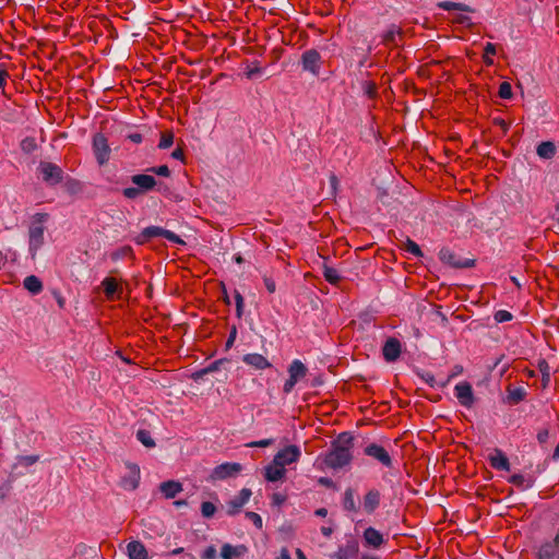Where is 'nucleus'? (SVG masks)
I'll use <instances>...</instances> for the list:
<instances>
[{
    "instance_id": "12",
    "label": "nucleus",
    "mask_w": 559,
    "mask_h": 559,
    "mask_svg": "<svg viewBox=\"0 0 559 559\" xmlns=\"http://www.w3.org/2000/svg\"><path fill=\"white\" fill-rule=\"evenodd\" d=\"M454 393L460 404L466 408H471L475 402L474 392L471 383L463 381L454 386Z\"/></svg>"
},
{
    "instance_id": "60",
    "label": "nucleus",
    "mask_w": 559,
    "mask_h": 559,
    "mask_svg": "<svg viewBox=\"0 0 559 559\" xmlns=\"http://www.w3.org/2000/svg\"><path fill=\"white\" fill-rule=\"evenodd\" d=\"M9 73L3 64L0 66V88H4Z\"/></svg>"
},
{
    "instance_id": "19",
    "label": "nucleus",
    "mask_w": 559,
    "mask_h": 559,
    "mask_svg": "<svg viewBox=\"0 0 559 559\" xmlns=\"http://www.w3.org/2000/svg\"><path fill=\"white\" fill-rule=\"evenodd\" d=\"M359 550L358 543L354 538L347 540L344 546H341L335 555L334 559H350L357 555Z\"/></svg>"
},
{
    "instance_id": "5",
    "label": "nucleus",
    "mask_w": 559,
    "mask_h": 559,
    "mask_svg": "<svg viewBox=\"0 0 559 559\" xmlns=\"http://www.w3.org/2000/svg\"><path fill=\"white\" fill-rule=\"evenodd\" d=\"M37 169L43 181L51 187L60 183L64 178L62 168L50 162H40Z\"/></svg>"
},
{
    "instance_id": "21",
    "label": "nucleus",
    "mask_w": 559,
    "mask_h": 559,
    "mask_svg": "<svg viewBox=\"0 0 559 559\" xmlns=\"http://www.w3.org/2000/svg\"><path fill=\"white\" fill-rule=\"evenodd\" d=\"M248 551L245 545L233 546L228 543L224 544L221 549L222 559H236L243 556Z\"/></svg>"
},
{
    "instance_id": "36",
    "label": "nucleus",
    "mask_w": 559,
    "mask_h": 559,
    "mask_svg": "<svg viewBox=\"0 0 559 559\" xmlns=\"http://www.w3.org/2000/svg\"><path fill=\"white\" fill-rule=\"evenodd\" d=\"M140 469L136 465L131 466V476L123 479V487L127 489H135L139 486Z\"/></svg>"
},
{
    "instance_id": "2",
    "label": "nucleus",
    "mask_w": 559,
    "mask_h": 559,
    "mask_svg": "<svg viewBox=\"0 0 559 559\" xmlns=\"http://www.w3.org/2000/svg\"><path fill=\"white\" fill-rule=\"evenodd\" d=\"M47 218V214L37 213L29 225L28 251L33 260L36 258L37 251L43 247L45 242L44 233Z\"/></svg>"
},
{
    "instance_id": "45",
    "label": "nucleus",
    "mask_w": 559,
    "mask_h": 559,
    "mask_svg": "<svg viewBox=\"0 0 559 559\" xmlns=\"http://www.w3.org/2000/svg\"><path fill=\"white\" fill-rule=\"evenodd\" d=\"M499 96L503 99H510L512 98V87L509 82H502L499 86Z\"/></svg>"
},
{
    "instance_id": "58",
    "label": "nucleus",
    "mask_w": 559,
    "mask_h": 559,
    "mask_svg": "<svg viewBox=\"0 0 559 559\" xmlns=\"http://www.w3.org/2000/svg\"><path fill=\"white\" fill-rule=\"evenodd\" d=\"M298 381L297 380H294L292 378L288 377V379L285 381L284 385H283V391L288 394L293 391L294 386L296 385Z\"/></svg>"
},
{
    "instance_id": "41",
    "label": "nucleus",
    "mask_w": 559,
    "mask_h": 559,
    "mask_svg": "<svg viewBox=\"0 0 559 559\" xmlns=\"http://www.w3.org/2000/svg\"><path fill=\"white\" fill-rule=\"evenodd\" d=\"M416 376L419 377L425 383H427L431 388L441 386V383L437 382L435 376L430 371L418 369L416 370Z\"/></svg>"
},
{
    "instance_id": "3",
    "label": "nucleus",
    "mask_w": 559,
    "mask_h": 559,
    "mask_svg": "<svg viewBox=\"0 0 559 559\" xmlns=\"http://www.w3.org/2000/svg\"><path fill=\"white\" fill-rule=\"evenodd\" d=\"M131 182L134 187H128L122 190V194L128 200H135L157 187V180L148 174H136L131 176Z\"/></svg>"
},
{
    "instance_id": "33",
    "label": "nucleus",
    "mask_w": 559,
    "mask_h": 559,
    "mask_svg": "<svg viewBox=\"0 0 559 559\" xmlns=\"http://www.w3.org/2000/svg\"><path fill=\"white\" fill-rule=\"evenodd\" d=\"M438 7L444 11L474 12V9L462 2L441 1Z\"/></svg>"
},
{
    "instance_id": "24",
    "label": "nucleus",
    "mask_w": 559,
    "mask_h": 559,
    "mask_svg": "<svg viewBox=\"0 0 559 559\" xmlns=\"http://www.w3.org/2000/svg\"><path fill=\"white\" fill-rule=\"evenodd\" d=\"M159 490L165 498L171 499L182 491V485L176 480H167L160 484Z\"/></svg>"
},
{
    "instance_id": "22",
    "label": "nucleus",
    "mask_w": 559,
    "mask_h": 559,
    "mask_svg": "<svg viewBox=\"0 0 559 559\" xmlns=\"http://www.w3.org/2000/svg\"><path fill=\"white\" fill-rule=\"evenodd\" d=\"M536 154L542 159H551L557 154V146L552 141L540 142L536 147Z\"/></svg>"
},
{
    "instance_id": "25",
    "label": "nucleus",
    "mask_w": 559,
    "mask_h": 559,
    "mask_svg": "<svg viewBox=\"0 0 559 559\" xmlns=\"http://www.w3.org/2000/svg\"><path fill=\"white\" fill-rule=\"evenodd\" d=\"M226 361L227 360H225V359L216 360V361L210 364L206 368H203V369H200V370L193 372L191 378L195 382H201L204 380L205 376H207L209 373H212L214 371H217L219 369V367L222 365H224Z\"/></svg>"
},
{
    "instance_id": "1",
    "label": "nucleus",
    "mask_w": 559,
    "mask_h": 559,
    "mask_svg": "<svg viewBox=\"0 0 559 559\" xmlns=\"http://www.w3.org/2000/svg\"><path fill=\"white\" fill-rule=\"evenodd\" d=\"M354 436L349 431L341 432L332 441L330 451L325 454L323 462L332 469H340L350 464L353 460Z\"/></svg>"
},
{
    "instance_id": "8",
    "label": "nucleus",
    "mask_w": 559,
    "mask_h": 559,
    "mask_svg": "<svg viewBox=\"0 0 559 559\" xmlns=\"http://www.w3.org/2000/svg\"><path fill=\"white\" fill-rule=\"evenodd\" d=\"M300 455L301 452L297 445H287L274 455L273 463L285 468L286 465L297 462Z\"/></svg>"
},
{
    "instance_id": "23",
    "label": "nucleus",
    "mask_w": 559,
    "mask_h": 559,
    "mask_svg": "<svg viewBox=\"0 0 559 559\" xmlns=\"http://www.w3.org/2000/svg\"><path fill=\"white\" fill-rule=\"evenodd\" d=\"M127 550L130 559H147V550L139 540L130 542L127 546Z\"/></svg>"
},
{
    "instance_id": "32",
    "label": "nucleus",
    "mask_w": 559,
    "mask_h": 559,
    "mask_svg": "<svg viewBox=\"0 0 559 559\" xmlns=\"http://www.w3.org/2000/svg\"><path fill=\"white\" fill-rule=\"evenodd\" d=\"M343 509L348 512H357L358 506L355 501V491L353 488H346L343 498Z\"/></svg>"
},
{
    "instance_id": "62",
    "label": "nucleus",
    "mask_w": 559,
    "mask_h": 559,
    "mask_svg": "<svg viewBox=\"0 0 559 559\" xmlns=\"http://www.w3.org/2000/svg\"><path fill=\"white\" fill-rule=\"evenodd\" d=\"M455 22L459 23V24L466 25V26H471L472 25L471 17L467 16V15H464V14H459L455 17Z\"/></svg>"
},
{
    "instance_id": "49",
    "label": "nucleus",
    "mask_w": 559,
    "mask_h": 559,
    "mask_svg": "<svg viewBox=\"0 0 559 559\" xmlns=\"http://www.w3.org/2000/svg\"><path fill=\"white\" fill-rule=\"evenodd\" d=\"M538 368H539V371L543 374L544 383H547L550 380V368H549V365L545 360H542L538 364Z\"/></svg>"
},
{
    "instance_id": "54",
    "label": "nucleus",
    "mask_w": 559,
    "mask_h": 559,
    "mask_svg": "<svg viewBox=\"0 0 559 559\" xmlns=\"http://www.w3.org/2000/svg\"><path fill=\"white\" fill-rule=\"evenodd\" d=\"M462 371H463L462 366H459V365L454 366L452 373L448 377V379L444 382L441 383V388L445 386L451 381L452 378L459 376L460 373H462Z\"/></svg>"
},
{
    "instance_id": "11",
    "label": "nucleus",
    "mask_w": 559,
    "mask_h": 559,
    "mask_svg": "<svg viewBox=\"0 0 559 559\" xmlns=\"http://www.w3.org/2000/svg\"><path fill=\"white\" fill-rule=\"evenodd\" d=\"M38 460H39V456L35 455V454L16 456L15 462L13 463V465L11 467V472H10L11 477L14 479V478H17V477L24 475L25 473L28 472V467L34 465Z\"/></svg>"
},
{
    "instance_id": "34",
    "label": "nucleus",
    "mask_w": 559,
    "mask_h": 559,
    "mask_svg": "<svg viewBox=\"0 0 559 559\" xmlns=\"http://www.w3.org/2000/svg\"><path fill=\"white\" fill-rule=\"evenodd\" d=\"M508 481L514 486H516L518 488H520L521 490H526L528 488H531L533 486V480L531 478H526L524 475L522 474H514L512 475Z\"/></svg>"
},
{
    "instance_id": "10",
    "label": "nucleus",
    "mask_w": 559,
    "mask_h": 559,
    "mask_svg": "<svg viewBox=\"0 0 559 559\" xmlns=\"http://www.w3.org/2000/svg\"><path fill=\"white\" fill-rule=\"evenodd\" d=\"M242 466L239 463H223L217 465L211 473V480H224L229 477H235L239 472H241Z\"/></svg>"
},
{
    "instance_id": "63",
    "label": "nucleus",
    "mask_w": 559,
    "mask_h": 559,
    "mask_svg": "<svg viewBox=\"0 0 559 559\" xmlns=\"http://www.w3.org/2000/svg\"><path fill=\"white\" fill-rule=\"evenodd\" d=\"M131 251H132V249L130 247H124L120 251L112 253V259L118 260V259L131 253Z\"/></svg>"
},
{
    "instance_id": "28",
    "label": "nucleus",
    "mask_w": 559,
    "mask_h": 559,
    "mask_svg": "<svg viewBox=\"0 0 559 559\" xmlns=\"http://www.w3.org/2000/svg\"><path fill=\"white\" fill-rule=\"evenodd\" d=\"M508 395L506 402L511 405H516L526 397V390L523 386L512 388L508 386Z\"/></svg>"
},
{
    "instance_id": "15",
    "label": "nucleus",
    "mask_w": 559,
    "mask_h": 559,
    "mask_svg": "<svg viewBox=\"0 0 559 559\" xmlns=\"http://www.w3.org/2000/svg\"><path fill=\"white\" fill-rule=\"evenodd\" d=\"M382 354H383L384 359L388 362H393V361L397 360V358L401 355L400 341L394 337L388 338L383 345Z\"/></svg>"
},
{
    "instance_id": "48",
    "label": "nucleus",
    "mask_w": 559,
    "mask_h": 559,
    "mask_svg": "<svg viewBox=\"0 0 559 559\" xmlns=\"http://www.w3.org/2000/svg\"><path fill=\"white\" fill-rule=\"evenodd\" d=\"M234 297L236 302V314L238 318H241L243 311V297L238 290H235Z\"/></svg>"
},
{
    "instance_id": "20",
    "label": "nucleus",
    "mask_w": 559,
    "mask_h": 559,
    "mask_svg": "<svg viewBox=\"0 0 559 559\" xmlns=\"http://www.w3.org/2000/svg\"><path fill=\"white\" fill-rule=\"evenodd\" d=\"M362 537L368 547L379 548L384 543L383 535L372 526L364 531Z\"/></svg>"
},
{
    "instance_id": "56",
    "label": "nucleus",
    "mask_w": 559,
    "mask_h": 559,
    "mask_svg": "<svg viewBox=\"0 0 559 559\" xmlns=\"http://www.w3.org/2000/svg\"><path fill=\"white\" fill-rule=\"evenodd\" d=\"M36 144H35V141L34 139H25L23 140L22 142V150L25 151V152H31L35 148Z\"/></svg>"
},
{
    "instance_id": "4",
    "label": "nucleus",
    "mask_w": 559,
    "mask_h": 559,
    "mask_svg": "<svg viewBox=\"0 0 559 559\" xmlns=\"http://www.w3.org/2000/svg\"><path fill=\"white\" fill-rule=\"evenodd\" d=\"M157 237H164L168 241L176 243V245H180V246L186 245L185 240L181 239L177 234H175L171 230L159 227V226L145 227L138 236L134 237V242L136 245H144V243L148 242L151 239L157 238Z\"/></svg>"
},
{
    "instance_id": "53",
    "label": "nucleus",
    "mask_w": 559,
    "mask_h": 559,
    "mask_svg": "<svg viewBox=\"0 0 559 559\" xmlns=\"http://www.w3.org/2000/svg\"><path fill=\"white\" fill-rule=\"evenodd\" d=\"M549 429L548 428H544L542 430L538 431L536 438H537V441L540 443V444H545L549 438Z\"/></svg>"
},
{
    "instance_id": "64",
    "label": "nucleus",
    "mask_w": 559,
    "mask_h": 559,
    "mask_svg": "<svg viewBox=\"0 0 559 559\" xmlns=\"http://www.w3.org/2000/svg\"><path fill=\"white\" fill-rule=\"evenodd\" d=\"M127 139L135 144H139L142 142L143 136L139 132H132V133L127 134Z\"/></svg>"
},
{
    "instance_id": "47",
    "label": "nucleus",
    "mask_w": 559,
    "mask_h": 559,
    "mask_svg": "<svg viewBox=\"0 0 559 559\" xmlns=\"http://www.w3.org/2000/svg\"><path fill=\"white\" fill-rule=\"evenodd\" d=\"M493 318H495L496 322L503 323V322L511 321L513 316L511 312H509L507 310H498L495 313Z\"/></svg>"
},
{
    "instance_id": "39",
    "label": "nucleus",
    "mask_w": 559,
    "mask_h": 559,
    "mask_svg": "<svg viewBox=\"0 0 559 559\" xmlns=\"http://www.w3.org/2000/svg\"><path fill=\"white\" fill-rule=\"evenodd\" d=\"M402 249L417 258H421L424 255L420 247L408 237L403 241Z\"/></svg>"
},
{
    "instance_id": "26",
    "label": "nucleus",
    "mask_w": 559,
    "mask_h": 559,
    "mask_svg": "<svg viewBox=\"0 0 559 559\" xmlns=\"http://www.w3.org/2000/svg\"><path fill=\"white\" fill-rule=\"evenodd\" d=\"M537 556L538 559H559V547L546 542L538 548Z\"/></svg>"
},
{
    "instance_id": "50",
    "label": "nucleus",
    "mask_w": 559,
    "mask_h": 559,
    "mask_svg": "<svg viewBox=\"0 0 559 559\" xmlns=\"http://www.w3.org/2000/svg\"><path fill=\"white\" fill-rule=\"evenodd\" d=\"M246 518L249 519L250 521H252V523L254 524V526L257 528H262V518L255 513V512H252V511H248L246 512Z\"/></svg>"
},
{
    "instance_id": "16",
    "label": "nucleus",
    "mask_w": 559,
    "mask_h": 559,
    "mask_svg": "<svg viewBox=\"0 0 559 559\" xmlns=\"http://www.w3.org/2000/svg\"><path fill=\"white\" fill-rule=\"evenodd\" d=\"M381 493L378 489H370L364 496L362 508L367 514H372L380 506Z\"/></svg>"
},
{
    "instance_id": "9",
    "label": "nucleus",
    "mask_w": 559,
    "mask_h": 559,
    "mask_svg": "<svg viewBox=\"0 0 559 559\" xmlns=\"http://www.w3.org/2000/svg\"><path fill=\"white\" fill-rule=\"evenodd\" d=\"M438 255L443 263H447L452 267L468 269L474 265V260L459 258L452 250L447 247L441 248Z\"/></svg>"
},
{
    "instance_id": "57",
    "label": "nucleus",
    "mask_w": 559,
    "mask_h": 559,
    "mask_svg": "<svg viewBox=\"0 0 559 559\" xmlns=\"http://www.w3.org/2000/svg\"><path fill=\"white\" fill-rule=\"evenodd\" d=\"M236 336H237V329H236V326H233V328L230 329V332H229L228 338H227L226 344H225V346H226V348H227V349H228V348H230V347L234 345V342H235V340H236Z\"/></svg>"
},
{
    "instance_id": "43",
    "label": "nucleus",
    "mask_w": 559,
    "mask_h": 559,
    "mask_svg": "<svg viewBox=\"0 0 559 559\" xmlns=\"http://www.w3.org/2000/svg\"><path fill=\"white\" fill-rule=\"evenodd\" d=\"M496 45L491 43H487L484 47V62L487 66H491L493 63L491 56L496 55Z\"/></svg>"
},
{
    "instance_id": "38",
    "label": "nucleus",
    "mask_w": 559,
    "mask_h": 559,
    "mask_svg": "<svg viewBox=\"0 0 559 559\" xmlns=\"http://www.w3.org/2000/svg\"><path fill=\"white\" fill-rule=\"evenodd\" d=\"M136 440L141 442L145 448H154L155 441L151 432L146 429H139L135 433Z\"/></svg>"
},
{
    "instance_id": "40",
    "label": "nucleus",
    "mask_w": 559,
    "mask_h": 559,
    "mask_svg": "<svg viewBox=\"0 0 559 559\" xmlns=\"http://www.w3.org/2000/svg\"><path fill=\"white\" fill-rule=\"evenodd\" d=\"M263 72L264 70L259 66V63L253 62L247 66L245 74L249 80H254L261 78L263 75Z\"/></svg>"
},
{
    "instance_id": "55",
    "label": "nucleus",
    "mask_w": 559,
    "mask_h": 559,
    "mask_svg": "<svg viewBox=\"0 0 559 559\" xmlns=\"http://www.w3.org/2000/svg\"><path fill=\"white\" fill-rule=\"evenodd\" d=\"M273 442H274L273 439H262L259 441H253V442L249 443L248 445L249 447L266 448V447L273 444Z\"/></svg>"
},
{
    "instance_id": "6",
    "label": "nucleus",
    "mask_w": 559,
    "mask_h": 559,
    "mask_svg": "<svg viewBox=\"0 0 559 559\" xmlns=\"http://www.w3.org/2000/svg\"><path fill=\"white\" fill-rule=\"evenodd\" d=\"M301 67L306 72L311 73L313 76H318L322 64V57L316 49H308L301 55Z\"/></svg>"
},
{
    "instance_id": "18",
    "label": "nucleus",
    "mask_w": 559,
    "mask_h": 559,
    "mask_svg": "<svg viewBox=\"0 0 559 559\" xmlns=\"http://www.w3.org/2000/svg\"><path fill=\"white\" fill-rule=\"evenodd\" d=\"M242 361L257 370H264L272 366L263 355L258 353L246 354L242 357Z\"/></svg>"
},
{
    "instance_id": "37",
    "label": "nucleus",
    "mask_w": 559,
    "mask_h": 559,
    "mask_svg": "<svg viewBox=\"0 0 559 559\" xmlns=\"http://www.w3.org/2000/svg\"><path fill=\"white\" fill-rule=\"evenodd\" d=\"M107 298H114V296L120 290L117 282L112 277H105L102 282Z\"/></svg>"
},
{
    "instance_id": "17",
    "label": "nucleus",
    "mask_w": 559,
    "mask_h": 559,
    "mask_svg": "<svg viewBox=\"0 0 559 559\" xmlns=\"http://www.w3.org/2000/svg\"><path fill=\"white\" fill-rule=\"evenodd\" d=\"M490 465L497 471H510V462L507 455L500 449H495L493 452L488 456Z\"/></svg>"
},
{
    "instance_id": "31",
    "label": "nucleus",
    "mask_w": 559,
    "mask_h": 559,
    "mask_svg": "<svg viewBox=\"0 0 559 559\" xmlns=\"http://www.w3.org/2000/svg\"><path fill=\"white\" fill-rule=\"evenodd\" d=\"M23 286L33 295H37L43 290V283L36 275L26 276L23 281Z\"/></svg>"
},
{
    "instance_id": "30",
    "label": "nucleus",
    "mask_w": 559,
    "mask_h": 559,
    "mask_svg": "<svg viewBox=\"0 0 559 559\" xmlns=\"http://www.w3.org/2000/svg\"><path fill=\"white\" fill-rule=\"evenodd\" d=\"M285 473H286V469L284 467H282L280 465H275L272 462V464H270L265 467L264 476L267 481L274 483V481L282 479L284 477Z\"/></svg>"
},
{
    "instance_id": "44",
    "label": "nucleus",
    "mask_w": 559,
    "mask_h": 559,
    "mask_svg": "<svg viewBox=\"0 0 559 559\" xmlns=\"http://www.w3.org/2000/svg\"><path fill=\"white\" fill-rule=\"evenodd\" d=\"M215 512H216V507L212 502H210V501L202 502L201 513H202L203 518L209 519V518L213 516Z\"/></svg>"
},
{
    "instance_id": "61",
    "label": "nucleus",
    "mask_w": 559,
    "mask_h": 559,
    "mask_svg": "<svg viewBox=\"0 0 559 559\" xmlns=\"http://www.w3.org/2000/svg\"><path fill=\"white\" fill-rule=\"evenodd\" d=\"M378 199L379 201L383 204V205H391V198L390 195L388 194L386 191L382 190V191H379V194H378Z\"/></svg>"
},
{
    "instance_id": "42",
    "label": "nucleus",
    "mask_w": 559,
    "mask_h": 559,
    "mask_svg": "<svg viewBox=\"0 0 559 559\" xmlns=\"http://www.w3.org/2000/svg\"><path fill=\"white\" fill-rule=\"evenodd\" d=\"M174 143V133L170 131H166L162 133L160 141L158 143V148L166 150L170 147Z\"/></svg>"
},
{
    "instance_id": "27",
    "label": "nucleus",
    "mask_w": 559,
    "mask_h": 559,
    "mask_svg": "<svg viewBox=\"0 0 559 559\" xmlns=\"http://www.w3.org/2000/svg\"><path fill=\"white\" fill-rule=\"evenodd\" d=\"M289 378L294 380H301L307 374V367L299 359H294L288 367Z\"/></svg>"
},
{
    "instance_id": "14",
    "label": "nucleus",
    "mask_w": 559,
    "mask_h": 559,
    "mask_svg": "<svg viewBox=\"0 0 559 559\" xmlns=\"http://www.w3.org/2000/svg\"><path fill=\"white\" fill-rule=\"evenodd\" d=\"M252 492L248 488H242L239 495L227 502V514L236 515L241 508L249 501Z\"/></svg>"
},
{
    "instance_id": "29",
    "label": "nucleus",
    "mask_w": 559,
    "mask_h": 559,
    "mask_svg": "<svg viewBox=\"0 0 559 559\" xmlns=\"http://www.w3.org/2000/svg\"><path fill=\"white\" fill-rule=\"evenodd\" d=\"M402 37V31L399 26L395 24H392L385 33L382 35V41L385 45H392L397 46L399 41L397 39Z\"/></svg>"
},
{
    "instance_id": "51",
    "label": "nucleus",
    "mask_w": 559,
    "mask_h": 559,
    "mask_svg": "<svg viewBox=\"0 0 559 559\" xmlns=\"http://www.w3.org/2000/svg\"><path fill=\"white\" fill-rule=\"evenodd\" d=\"M216 556H217L216 548H215V546L211 545L204 549L203 554L201 555V558L202 559H216Z\"/></svg>"
},
{
    "instance_id": "46",
    "label": "nucleus",
    "mask_w": 559,
    "mask_h": 559,
    "mask_svg": "<svg viewBox=\"0 0 559 559\" xmlns=\"http://www.w3.org/2000/svg\"><path fill=\"white\" fill-rule=\"evenodd\" d=\"M147 171L162 177H169L170 170L167 165L154 166L147 169Z\"/></svg>"
},
{
    "instance_id": "52",
    "label": "nucleus",
    "mask_w": 559,
    "mask_h": 559,
    "mask_svg": "<svg viewBox=\"0 0 559 559\" xmlns=\"http://www.w3.org/2000/svg\"><path fill=\"white\" fill-rule=\"evenodd\" d=\"M263 282H264V285H265V288L266 290L270 293V294H273L275 293L276 290V284L274 282V280L270 276H267L266 274L263 275Z\"/></svg>"
},
{
    "instance_id": "13",
    "label": "nucleus",
    "mask_w": 559,
    "mask_h": 559,
    "mask_svg": "<svg viewBox=\"0 0 559 559\" xmlns=\"http://www.w3.org/2000/svg\"><path fill=\"white\" fill-rule=\"evenodd\" d=\"M365 454L373 457L383 466H392V459L389 452L382 445H379L377 443H370L365 448Z\"/></svg>"
},
{
    "instance_id": "35",
    "label": "nucleus",
    "mask_w": 559,
    "mask_h": 559,
    "mask_svg": "<svg viewBox=\"0 0 559 559\" xmlns=\"http://www.w3.org/2000/svg\"><path fill=\"white\" fill-rule=\"evenodd\" d=\"M322 272L325 281L332 285H336L341 281V275L338 274V271L328 265L326 263H323Z\"/></svg>"
},
{
    "instance_id": "59",
    "label": "nucleus",
    "mask_w": 559,
    "mask_h": 559,
    "mask_svg": "<svg viewBox=\"0 0 559 559\" xmlns=\"http://www.w3.org/2000/svg\"><path fill=\"white\" fill-rule=\"evenodd\" d=\"M298 381L297 380H294L292 378L288 377V379L285 381L284 385H283V391L288 394L293 391L294 386L296 385Z\"/></svg>"
},
{
    "instance_id": "7",
    "label": "nucleus",
    "mask_w": 559,
    "mask_h": 559,
    "mask_svg": "<svg viewBox=\"0 0 559 559\" xmlns=\"http://www.w3.org/2000/svg\"><path fill=\"white\" fill-rule=\"evenodd\" d=\"M93 151L99 165H105L110 158V147L107 138L103 133H96L93 138Z\"/></svg>"
}]
</instances>
